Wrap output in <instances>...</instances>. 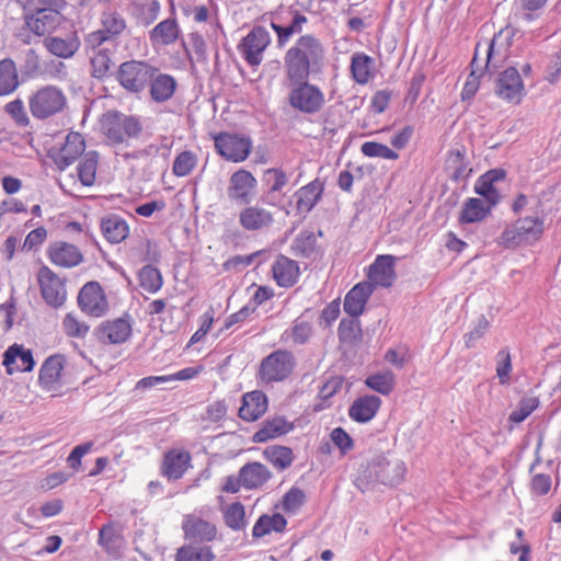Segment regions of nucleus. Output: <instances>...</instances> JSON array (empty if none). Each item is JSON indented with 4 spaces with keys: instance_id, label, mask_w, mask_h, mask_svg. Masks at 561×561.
Wrapping results in <instances>:
<instances>
[{
    "instance_id": "obj_1",
    "label": "nucleus",
    "mask_w": 561,
    "mask_h": 561,
    "mask_svg": "<svg viewBox=\"0 0 561 561\" xmlns=\"http://www.w3.org/2000/svg\"><path fill=\"white\" fill-rule=\"evenodd\" d=\"M325 49L319 38L307 34L300 36L285 54L284 62L288 80L309 79L324 67Z\"/></svg>"
},
{
    "instance_id": "obj_2",
    "label": "nucleus",
    "mask_w": 561,
    "mask_h": 561,
    "mask_svg": "<svg viewBox=\"0 0 561 561\" xmlns=\"http://www.w3.org/2000/svg\"><path fill=\"white\" fill-rule=\"evenodd\" d=\"M407 468L402 460L378 455L363 467L355 479V485L362 492L376 483L397 485L403 481Z\"/></svg>"
},
{
    "instance_id": "obj_3",
    "label": "nucleus",
    "mask_w": 561,
    "mask_h": 561,
    "mask_svg": "<svg viewBox=\"0 0 561 561\" xmlns=\"http://www.w3.org/2000/svg\"><path fill=\"white\" fill-rule=\"evenodd\" d=\"M27 104L35 119L46 121L64 112L67 107V96L60 88L48 84L33 92Z\"/></svg>"
},
{
    "instance_id": "obj_4",
    "label": "nucleus",
    "mask_w": 561,
    "mask_h": 561,
    "mask_svg": "<svg viewBox=\"0 0 561 561\" xmlns=\"http://www.w3.org/2000/svg\"><path fill=\"white\" fill-rule=\"evenodd\" d=\"M156 73V67L142 60H128L119 65L116 80L123 89L133 94L144 92Z\"/></svg>"
},
{
    "instance_id": "obj_5",
    "label": "nucleus",
    "mask_w": 561,
    "mask_h": 561,
    "mask_svg": "<svg viewBox=\"0 0 561 561\" xmlns=\"http://www.w3.org/2000/svg\"><path fill=\"white\" fill-rule=\"evenodd\" d=\"M289 81L291 88L288 103L294 110L304 114H316L323 107L325 99L320 88L309 83L308 79Z\"/></svg>"
},
{
    "instance_id": "obj_6",
    "label": "nucleus",
    "mask_w": 561,
    "mask_h": 561,
    "mask_svg": "<svg viewBox=\"0 0 561 561\" xmlns=\"http://www.w3.org/2000/svg\"><path fill=\"white\" fill-rule=\"evenodd\" d=\"M102 129L110 142L119 145L125 141L126 137H138L142 131V126L135 116L119 112H108L104 115Z\"/></svg>"
},
{
    "instance_id": "obj_7",
    "label": "nucleus",
    "mask_w": 561,
    "mask_h": 561,
    "mask_svg": "<svg viewBox=\"0 0 561 561\" xmlns=\"http://www.w3.org/2000/svg\"><path fill=\"white\" fill-rule=\"evenodd\" d=\"M296 365L295 356L286 350H277L261 362L259 376L263 382L272 383L287 379Z\"/></svg>"
},
{
    "instance_id": "obj_8",
    "label": "nucleus",
    "mask_w": 561,
    "mask_h": 561,
    "mask_svg": "<svg viewBox=\"0 0 561 561\" xmlns=\"http://www.w3.org/2000/svg\"><path fill=\"white\" fill-rule=\"evenodd\" d=\"M101 28L89 33L84 38L85 48H98L107 41H114L127 30L124 15L113 9L101 14Z\"/></svg>"
},
{
    "instance_id": "obj_9",
    "label": "nucleus",
    "mask_w": 561,
    "mask_h": 561,
    "mask_svg": "<svg viewBox=\"0 0 561 561\" xmlns=\"http://www.w3.org/2000/svg\"><path fill=\"white\" fill-rule=\"evenodd\" d=\"M214 141L217 152L231 162L247 160L252 150L251 138L241 134L219 133L215 136Z\"/></svg>"
},
{
    "instance_id": "obj_10",
    "label": "nucleus",
    "mask_w": 561,
    "mask_h": 561,
    "mask_svg": "<svg viewBox=\"0 0 561 561\" xmlns=\"http://www.w3.org/2000/svg\"><path fill=\"white\" fill-rule=\"evenodd\" d=\"M270 44V32L263 26H254L239 43L238 50L251 67H257Z\"/></svg>"
},
{
    "instance_id": "obj_11",
    "label": "nucleus",
    "mask_w": 561,
    "mask_h": 561,
    "mask_svg": "<svg viewBox=\"0 0 561 561\" xmlns=\"http://www.w3.org/2000/svg\"><path fill=\"white\" fill-rule=\"evenodd\" d=\"M37 279L45 302L53 308L61 307L67 298V290L61 278L49 267L43 266L38 271Z\"/></svg>"
},
{
    "instance_id": "obj_12",
    "label": "nucleus",
    "mask_w": 561,
    "mask_h": 561,
    "mask_svg": "<svg viewBox=\"0 0 561 561\" xmlns=\"http://www.w3.org/2000/svg\"><path fill=\"white\" fill-rule=\"evenodd\" d=\"M78 306L81 311L91 317L100 318L106 313L108 304L98 282H89L80 289Z\"/></svg>"
},
{
    "instance_id": "obj_13",
    "label": "nucleus",
    "mask_w": 561,
    "mask_h": 561,
    "mask_svg": "<svg viewBox=\"0 0 561 561\" xmlns=\"http://www.w3.org/2000/svg\"><path fill=\"white\" fill-rule=\"evenodd\" d=\"M257 181L254 175L244 169L233 172L229 179L227 195L230 201L249 204L255 194Z\"/></svg>"
},
{
    "instance_id": "obj_14",
    "label": "nucleus",
    "mask_w": 561,
    "mask_h": 561,
    "mask_svg": "<svg viewBox=\"0 0 561 561\" xmlns=\"http://www.w3.org/2000/svg\"><path fill=\"white\" fill-rule=\"evenodd\" d=\"M495 93L501 99L518 104L525 95V87L520 73L510 67L502 71L496 80Z\"/></svg>"
},
{
    "instance_id": "obj_15",
    "label": "nucleus",
    "mask_w": 561,
    "mask_h": 561,
    "mask_svg": "<svg viewBox=\"0 0 561 561\" xmlns=\"http://www.w3.org/2000/svg\"><path fill=\"white\" fill-rule=\"evenodd\" d=\"M274 222V214L259 204H247L239 213V225L245 231H266L273 227Z\"/></svg>"
},
{
    "instance_id": "obj_16",
    "label": "nucleus",
    "mask_w": 561,
    "mask_h": 561,
    "mask_svg": "<svg viewBox=\"0 0 561 561\" xmlns=\"http://www.w3.org/2000/svg\"><path fill=\"white\" fill-rule=\"evenodd\" d=\"M182 529L184 538L192 542H209L217 536L216 525L195 514L183 517Z\"/></svg>"
},
{
    "instance_id": "obj_17",
    "label": "nucleus",
    "mask_w": 561,
    "mask_h": 561,
    "mask_svg": "<svg viewBox=\"0 0 561 561\" xmlns=\"http://www.w3.org/2000/svg\"><path fill=\"white\" fill-rule=\"evenodd\" d=\"M512 37L513 33L511 31L501 30L494 34L490 42L485 43V58L481 61L479 60V64L483 69H488L490 65H493V67L496 68L505 60Z\"/></svg>"
},
{
    "instance_id": "obj_18",
    "label": "nucleus",
    "mask_w": 561,
    "mask_h": 561,
    "mask_svg": "<svg viewBox=\"0 0 561 561\" xmlns=\"http://www.w3.org/2000/svg\"><path fill=\"white\" fill-rule=\"evenodd\" d=\"M130 334L131 324L126 318L104 321L95 330L98 340L104 344L124 343Z\"/></svg>"
},
{
    "instance_id": "obj_19",
    "label": "nucleus",
    "mask_w": 561,
    "mask_h": 561,
    "mask_svg": "<svg viewBox=\"0 0 561 561\" xmlns=\"http://www.w3.org/2000/svg\"><path fill=\"white\" fill-rule=\"evenodd\" d=\"M62 22V15L55 9H38L33 15L26 16V27L37 36L54 32Z\"/></svg>"
},
{
    "instance_id": "obj_20",
    "label": "nucleus",
    "mask_w": 561,
    "mask_h": 561,
    "mask_svg": "<svg viewBox=\"0 0 561 561\" xmlns=\"http://www.w3.org/2000/svg\"><path fill=\"white\" fill-rule=\"evenodd\" d=\"M84 149L85 142L79 133L68 134L62 147L53 156L56 167L65 170L83 153Z\"/></svg>"
},
{
    "instance_id": "obj_21",
    "label": "nucleus",
    "mask_w": 561,
    "mask_h": 561,
    "mask_svg": "<svg viewBox=\"0 0 561 561\" xmlns=\"http://www.w3.org/2000/svg\"><path fill=\"white\" fill-rule=\"evenodd\" d=\"M375 286L369 282L356 284L344 298V311L351 317H358L373 295Z\"/></svg>"
},
{
    "instance_id": "obj_22",
    "label": "nucleus",
    "mask_w": 561,
    "mask_h": 561,
    "mask_svg": "<svg viewBox=\"0 0 561 561\" xmlns=\"http://www.w3.org/2000/svg\"><path fill=\"white\" fill-rule=\"evenodd\" d=\"M3 365L7 373L12 375L16 371H31L35 362L30 350H25L22 345L14 344L10 346L3 356Z\"/></svg>"
},
{
    "instance_id": "obj_23",
    "label": "nucleus",
    "mask_w": 561,
    "mask_h": 561,
    "mask_svg": "<svg viewBox=\"0 0 561 561\" xmlns=\"http://www.w3.org/2000/svg\"><path fill=\"white\" fill-rule=\"evenodd\" d=\"M48 255L55 265L66 268L75 267L83 260L81 251L76 245L64 241L53 243L48 249Z\"/></svg>"
},
{
    "instance_id": "obj_24",
    "label": "nucleus",
    "mask_w": 561,
    "mask_h": 561,
    "mask_svg": "<svg viewBox=\"0 0 561 561\" xmlns=\"http://www.w3.org/2000/svg\"><path fill=\"white\" fill-rule=\"evenodd\" d=\"M394 257L391 255H378L370 265L368 272L369 283L374 286L390 287L396 278Z\"/></svg>"
},
{
    "instance_id": "obj_25",
    "label": "nucleus",
    "mask_w": 561,
    "mask_h": 561,
    "mask_svg": "<svg viewBox=\"0 0 561 561\" xmlns=\"http://www.w3.org/2000/svg\"><path fill=\"white\" fill-rule=\"evenodd\" d=\"M267 410V398L260 391H251L242 397V405L239 409V416L247 421L253 422L261 417Z\"/></svg>"
},
{
    "instance_id": "obj_26",
    "label": "nucleus",
    "mask_w": 561,
    "mask_h": 561,
    "mask_svg": "<svg viewBox=\"0 0 561 561\" xmlns=\"http://www.w3.org/2000/svg\"><path fill=\"white\" fill-rule=\"evenodd\" d=\"M65 357L60 354H55L45 359L41 369L38 380L41 386L50 391L55 390L59 385L61 370L64 368Z\"/></svg>"
},
{
    "instance_id": "obj_27",
    "label": "nucleus",
    "mask_w": 561,
    "mask_h": 561,
    "mask_svg": "<svg viewBox=\"0 0 561 561\" xmlns=\"http://www.w3.org/2000/svg\"><path fill=\"white\" fill-rule=\"evenodd\" d=\"M190 463V453L185 450H171L164 455L161 471L169 480H179L183 477Z\"/></svg>"
},
{
    "instance_id": "obj_28",
    "label": "nucleus",
    "mask_w": 561,
    "mask_h": 561,
    "mask_svg": "<svg viewBox=\"0 0 561 561\" xmlns=\"http://www.w3.org/2000/svg\"><path fill=\"white\" fill-rule=\"evenodd\" d=\"M324 191V184L316 179L300 187L296 193V208L299 213H310L320 201Z\"/></svg>"
},
{
    "instance_id": "obj_29",
    "label": "nucleus",
    "mask_w": 561,
    "mask_h": 561,
    "mask_svg": "<svg viewBox=\"0 0 561 561\" xmlns=\"http://www.w3.org/2000/svg\"><path fill=\"white\" fill-rule=\"evenodd\" d=\"M148 87L150 88L151 99L157 103H163L173 96L176 90V81L172 76L161 73L156 68V73L150 79Z\"/></svg>"
},
{
    "instance_id": "obj_30",
    "label": "nucleus",
    "mask_w": 561,
    "mask_h": 561,
    "mask_svg": "<svg viewBox=\"0 0 561 561\" xmlns=\"http://www.w3.org/2000/svg\"><path fill=\"white\" fill-rule=\"evenodd\" d=\"M275 282L280 287L293 286L299 277V266L297 262L284 255H279L272 266Z\"/></svg>"
},
{
    "instance_id": "obj_31",
    "label": "nucleus",
    "mask_w": 561,
    "mask_h": 561,
    "mask_svg": "<svg viewBox=\"0 0 561 561\" xmlns=\"http://www.w3.org/2000/svg\"><path fill=\"white\" fill-rule=\"evenodd\" d=\"M381 400L377 396H364L353 402L348 415L356 422L365 423L370 421L379 410Z\"/></svg>"
},
{
    "instance_id": "obj_32",
    "label": "nucleus",
    "mask_w": 561,
    "mask_h": 561,
    "mask_svg": "<svg viewBox=\"0 0 561 561\" xmlns=\"http://www.w3.org/2000/svg\"><path fill=\"white\" fill-rule=\"evenodd\" d=\"M494 206L479 197H470L465 201L459 216V221L462 224H473L484 220Z\"/></svg>"
},
{
    "instance_id": "obj_33",
    "label": "nucleus",
    "mask_w": 561,
    "mask_h": 561,
    "mask_svg": "<svg viewBox=\"0 0 561 561\" xmlns=\"http://www.w3.org/2000/svg\"><path fill=\"white\" fill-rule=\"evenodd\" d=\"M90 50V72L95 79H104L111 73L114 62L113 51L108 48L99 46L98 48H88Z\"/></svg>"
},
{
    "instance_id": "obj_34",
    "label": "nucleus",
    "mask_w": 561,
    "mask_h": 561,
    "mask_svg": "<svg viewBox=\"0 0 561 561\" xmlns=\"http://www.w3.org/2000/svg\"><path fill=\"white\" fill-rule=\"evenodd\" d=\"M180 27L175 19H165L158 23L150 32L149 38L153 46H168L176 42Z\"/></svg>"
},
{
    "instance_id": "obj_35",
    "label": "nucleus",
    "mask_w": 561,
    "mask_h": 561,
    "mask_svg": "<svg viewBox=\"0 0 561 561\" xmlns=\"http://www.w3.org/2000/svg\"><path fill=\"white\" fill-rule=\"evenodd\" d=\"M99 545L105 549L110 557L119 558L124 548V538L118 527L114 524L104 525L99 531Z\"/></svg>"
},
{
    "instance_id": "obj_36",
    "label": "nucleus",
    "mask_w": 561,
    "mask_h": 561,
    "mask_svg": "<svg viewBox=\"0 0 561 561\" xmlns=\"http://www.w3.org/2000/svg\"><path fill=\"white\" fill-rule=\"evenodd\" d=\"M101 230L104 238L111 243H119L129 234V226L121 216L112 214L101 221Z\"/></svg>"
},
{
    "instance_id": "obj_37",
    "label": "nucleus",
    "mask_w": 561,
    "mask_h": 561,
    "mask_svg": "<svg viewBox=\"0 0 561 561\" xmlns=\"http://www.w3.org/2000/svg\"><path fill=\"white\" fill-rule=\"evenodd\" d=\"M240 471L243 488L247 490L257 489L272 478L271 471L260 462H249Z\"/></svg>"
},
{
    "instance_id": "obj_38",
    "label": "nucleus",
    "mask_w": 561,
    "mask_h": 561,
    "mask_svg": "<svg viewBox=\"0 0 561 561\" xmlns=\"http://www.w3.org/2000/svg\"><path fill=\"white\" fill-rule=\"evenodd\" d=\"M293 428L291 424L283 416H276L266 420L262 428H260L253 436L255 443H264L268 439L288 433Z\"/></svg>"
},
{
    "instance_id": "obj_39",
    "label": "nucleus",
    "mask_w": 561,
    "mask_h": 561,
    "mask_svg": "<svg viewBox=\"0 0 561 561\" xmlns=\"http://www.w3.org/2000/svg\"><path fill=\"white\" fill-rule=\"evenodd\" d=\"M47 49L57 57H72L80 47V41L77 35L70 34L66 38L48 37L45 39Z\"/></svg>"
},
{
    "instance_id": "obj_40",
    "label": "nucleus",
    "mask_w": 561,
    "mask_h": 561,
    "mask_svg": "<svg viewBox=\"0 0 561 561\" xmlns=\"http://www.w3.org/2000/svg\"><path fill=\"white\" fill-rule=\"evenodd\" d=\"M311 334L312 327L310 322L298 318L293 322L289 329L282 333L280 341L296 345H304L309 341Z\"/></svg>"
},
{
    "instance_id": "obj_41",
    "label": "nucleus",
    "mask_w": 561,
    "mask_h": 561,
    "mask_svg": "<svg viewBox=\"0 0 561 561\" xmlns=\"http://www.w3.org/2000/svg\"><path fill=\"white\" fill-rule=\"evenodd\" d=\"M307 18L304 14L296 13L287 25H280L272 22L271 26L277 35L278 46H284L289 39L302 32V26L307 23Z\"/></svg>"
},
{
    "instance_id": "obj_42",
    "label": "nucleus",
    "mask_w": 561,
    "mask_h": 561,
    "mask_svg": "<svg viewBox=\"0 0 561 561\" xmlns=\"http://www.w3.org/2000/svg\"><path fill=\"white\" fill-rule=\"evenodd\" d=\"M19 87L15 64L12 59L0 61V96L13 93Z\"/></svg>"
},
{
    "instance_id": "obj_43",
    "label": "nucleus",
    "mask_w": 561,
    "mask_h": 561,
    "mask_svg": "<svg viewBox=\"0 0 561 561\" xmlns=\"http://www.w3.org/2000/svg\"><path fill=\"white\" fill-rule=\"evenodd\" d=\"M215 554L208 546L191 543L180 547L175 554V561H213Z\"/></svg>"
},
{
    "instance_id": "obj_44",
    "label": "nucleus",
    "mask_w": 561,
    "mask_h": 561,
    "mask_svg": "<svg viewBox=\"0 0 561 561\" xmlns=\"http://www.w3.org/2000/svg\"><path fill=\"white\" fill-rule=\"evenodd\" d=\"M481 48V43H478L476 46L474 56L471 61V73L468 77L463 89L461 91V99L463 101L470 100L479 89V79L483 75V67L479 64V50Z\"/></svg>"
},
{
    "instance_id": "obj_45",
    "label": "nucleus",
    "mask_w": 561,
    "mask_h": 561,
    "mask_svg": "<svg viewBox=\"0 0 561 561\" xmlns=\"http://www.w3.org/2000/svg\"><path fill=\"white\" fill-rule=\"evenodd\" d=\"M373 64L374 59L364 53H356L352 56L351 72L357 83L368 82Z\"/></svg>"
},
{
    "instance_id": "obj_46",
    "label": "nucleus",
    "mask_w": 561,
    "mask_h": 561,
    "mask_svg": "<svg viewBox=\"0 0 561 561\" xmlns=\"http://www.w3.org/2000/svg\"><path fill=\"white\" fill-rule=\"evenodd\" d=\"M99 162V156L95 151L87 152L81 161L79 162V165L77 168L78 170V176L80 182L84 186H91L93 185L95 181V173Z\"/></svg>"
},
{
    "instance_id": "obj_47",
    "label": "nucleus",
    "mask_w": 561,
    "mask_h": 561,
    "mask_svg": "<svg viewBox=\"0 0 561 561\" xmlns=\"http://www.w3.org/2000/svg\"><path fill=\"white\" fill-rule=\"evenodd\" d=\"M524 242L538 240L543 232V219L539 217H524L516 221Z\"/></svg>"
},
{
    "instance_id": "obj_48",
    "label": "nucleus",
    "mask_w": 561,
    "mask_h": 561,
    "mask_svg": "<svg viewBox=\"0 0 561 561\" xmlns=\"http://www.w3.org/2000/svg\"><path fill=\"white\" fill-rule=\"evenodd\" d=\"M263 456L280 471L288 468L294 460L291 449L284 446L267 447L264 450Z\"/></svg>"
},
{
    "instance_id": "obj_49",
    "label": "nucleus",
    "mask_w": 561,
    "mask_h": 561,
    "mask_svg": "<svg viewBox=\"0 0 561 561\" xmlns=\"http://www.w3.org/2000/svg\"><path fill=\"white\" fill-rule=\"evenodd\" d=\"M446 163L453 170L450 178L456 182L467 179L471 172L465 162V153L459 149L449 151Z\"/></svg>"
},
{
    "instance_id": "obj_50",
    "label": "nucleus",
    "mask_w": 561,
    "mask_h": 561,
    "mask_svg": "<svg viewBox=\"0 0 561 561\" xmlns=\"http://www.w3.org/2000/svg\"><path fill=\"white\" fill-rule=\"evenodd\" d=\"M394 382V374L390 370L374 374L366 379L367 387L385 396L393 390Z\"/></svg>"
},
{
    "instance_id": "obj_51",
    "label": "nucleus",
    "mask_w": 561,
    "mask_h": 561,
    "mask_svg": "<svg viewBox=\"0 0 561 561\" xmlns=\"http://www.w3.org/2000/svg\"><path fill=\"white\" fill-rule=\"evenodd\" d=\"M140 286L148 293L154 294L162 287L163 279L160 271L152 265H146L139 271Z\"/></svg>"
},
{
    "instance_id": "obj_52",
    "label": "nucleus",
    "mask_w": 561,
    "mask_h": 561,
    "mask_svg": "<svg viewBox=\"0 0 561 561\" xmlns=\"http://www.w3.org/2000/svg\"><path fill=\"white\" fill-rule=\"evenodd\" d=\"M317 239L311 231H301L293 242L295 255L310 257L316 252Z\"/></svg>"
},
{
    "instance_id": "obj_53",
    "label": "nucleus",
    "mask_w": 561,
    "mask_h": 561,
    "mask_svg": "<svg viewBox=\"0 0 561 561\" xmlns=\"http://www.w3.org/2000/svg\"><path fill=\"white\" fill-rule=\"evenodd\" d=\"M357 318L352 317L341 320L337 333L342 342L354 343L362 339L360 321Z\"/></svg>"
},
{
    "instance_id": "obj_54",
    "label": "nucleus",
    "mask_w": 561,
    "mask_h": 561,
    "mask_svg": "<svg viewBox=\"0 0 561 561\" xmlns=\"http://www.w3.org/2000/svg\"><path fill=\"white\" fill-rule=\"evenodd\" d=\"M225 524L233 530H242L245 527V510L240 502L230 504L224 514Z\"/></svg>"
},
{
    "instance_id": "obj_55",
    "label": "nucleus",
    "mask_w": 561,
    "mask_h": 561,
    "mask_svg": "<svg viewBox=\"0 0 561 561\" xmlns=\"http://www.w3.org/2000/svg\"><path fill=\"white\" fill-rule=\"evenodd\" d=\"M360 151L364 156L369 158H382L387 160H397L399 154L390 149L388 146L376 142V141H366L362 145Z\"/></svg>"
},
{
    "instance_id": "obj_56",
    "label": "nucleus",
    "mask_w": 561,
    "mask_h": 561,
    "mask_svg": "<svg viewBox=\"0 0 561 561\" xmlns=\"http://www.w3.org/2000/svg\"><path fill=\"white\" fill-rule=\"evenodd\" d=\"M474 192L482 196V199L489 203L490 206H496L501 201V194L497 187L485 180L482 175L477 180L474 184Z\"/></svg>"
},
{
    "instance_id": "obj_57",
    "label": "nucleus",
    "mask_w": 561,
    "mask_h": 561,
    "mask_svg": "<svg viewBox=\"0 0 561 561\" xmlns=\"http://www.w3.org/2000/svg\"><path fill=\"white\" fill-rule=\"evenodd\" d=\"M263 181L268 186V195L279 192L288 182L287 174L278 168L264 171Z\"/></svg>"
},
{
    "instance_id": "obj_58",
    "label": "nucleus",
    "mask_w": 561,
    "mask_h": 561,
    "mask_svg": "<svg viewBox=\"0 0 561 561\" xmlns=\"http://www.w3.org/2000/svg\"><path fill=\"white\" fill-rule=\"evenodd\" d=\"M64 332L70 337L83 339L87 336L90 327L78 320V318L69 312L62 320Z\"/></svg>"
},
{
    "instance_id": "obj_59",
    "label": "nucleus",
    "mask_w": 561,
    "mask_h": 561,
    "mask_svg": "<svg viewBox=\"0 0 561 561\" xmlns=\"http://www.w3.org/2000/svg\"><path fill=\"white\" fill-rule=\"evenodd\" d=\"M539 405V400L536 397L523 398L516 409L510 414V421L514 423H522L525 421Z\"/></svg>"
},
{
    "instance_id": "obj_60",
    "label": "nucleus",
    "mask_w": 561,
    "mask_h": 561,
    "mask_svg": "<svg viewBox=\"0 0 561 561\" xmlns=\"http://www.w3.org/2000/svg\"><path fill=\"white\" fill-rule=\"evenodd\" d=\"M197 163L196 156L191 151L181 152L173 162V173L176 176H186L195 168Z\"/></svg>"
},
{
    "instance_id": "obj_61",
    "label": "nucleus",
    "mask_w": 561,
    "mask_h": 561,
    "mask_svg": "<svg viewBox=\"0 0 561 561\" xmlns=\"http://www.w3.org/2000/svg\"><path fill=\"white\" fill-rule=\"evenodd\" d=\"M496 243L506 249H514L524 243L523 237L516 222L507 226L503 230V232L497 237Z\"/></svg>"
},
{
    "instance_id": "obj_62",
    "label": "nucleus",
    "mask_w": 561,
    "mask_h": 561,
    "mask_svg": "<svg viewBox=\"0 0 561 561\" xmlns=\"http://www.w3.org/2000/svg\"><path fill=\"white\" fill-rule=\"evenodd\" d=\"M4 110L18 126L26 127L30 125V117L25 111L24 103L22 100L15 99L9 102L5 105Z\"/></svg>"
},
{
    "instance_id": "obj_63",
    "label": "nucleus",
    "mask_w": 561,
    "mask_h": 561,
    "mask_svg": "<svg viewBox=\"0 0 561 561\" xmlns=\"http://www.w3.org/2000/svg\"><path fill=\"white\" fill-rule=\"evenodd\" d=\"M496 358V375L500 382L504 385L508 381L512 371L511 354L507 348H503L497 353Z\"/></svg>"
},
{
    "instance_id": "obj_64",
    "label": "nucleus",
    "mask_w": 561,
    "mask_h": 561,
    "mask_svg": "<svg viewBox=\"0 0 561 561\" xmlns=\"http://www.w3.org/2000/svg\"><path fill=\"white\" fill-rule=\"evenodd\" d=\"M490 323L484 316H480L473 330L465 334V345L467 348L476 346L477 342L484 336L489 330Z\"/></svg>"
}]
</instances>
